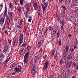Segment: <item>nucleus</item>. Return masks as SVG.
I'll list each match as a JSON object with an SVG mask.
<instances>
[{
	"mask_svg": "<svg viewBox=\"0 0 78 78\" xmlns=\"http://www.w3.org/2000/svg\"><path fill=\"white\" fill-rule=\"evenodd\" d=\"M3 5H2V4H1V5H0L1 8H3Z\"/></svg>",
	"mask_w": 78,
	"mask_h": 78,
	"instance_id": "nucleus-58",
	"label": "nucleus"
},
{
	"mask_svg": "<svg viewBox=\"0 0 78 78\" xmlns=\"http://www.w3.org/2000/svg\"><path fill=\"white\" fill-rule=\"evenodd\" d=\"M69 48V46H66V51H68V49Z\"/></svg>",
	"mask_w": 78,
	"mask_h": 78,
	"instance_id": "nucleus-37",
	"label": "nucleus"
},
{
	"mask_svg": "<svg viewBox=\"0 0 78 78\" xmlns=\"http://www.w3.org/2000/svg\"><path fill=\"white\" fill-rule=\"evenodd\" d=\"M76 45H78V41H77V40H76Z\"/></svg>",
	"mask_w": 78,
	"mask_h": 78,
	"instance_id": "nucleus-61",
	"label": "nucleus"
},
{
	"mask_svg": "<svg viewBox=\"0 0 78 78\" xmlns=\"http://www.w3.org/2000/svg\"><path fill=\"white\" fill-rule=\"evenodd\" d=\"M23 50H24V48H22L19 50V53L20 54L21 53H22V52H23Z\"/></svg>",
	"mask_w": 78,
	"mask_h": 78,
	"instance_id": "nucleus-21",
	"label": "nucleus"
},
{
	"mask_svg": "<svg viewBox=\"0 0 78 78\" xmlns=\"http://www.w3.org/2000/svg\"><path fill=\"white\" fill-rule=\"evenodd\" d=\"M20 2L21 5H23V0H20Z\"/></svg>",
	"mask_w": 78,
	"mask_h": 78,
	"instance_id": "nucleus-32",
	"label": "nucleus"
},
{
	"mask_svg": "<svg viewBox=\"0 0 78 78\" xmlns=\"http://www.w3.org/2000/svg\"><path fill=\"white\" fill-rule=\"evenodd\" d=\"M17 20H17V19H16L14 20V22H15V23H17Z\"/></svg>",
	"mask_w": 78,
	"mask_h": 78,
	"instance_id": "nucleus-52",
	"label": "nucleus"
},
{
	"mask_svg": "<svg viewBox=\"0 0 78 78\" xmlns=\"http://www.w3.org/2000/svg\"><path fill=\"white\" fill-rule=\"evenodd\" d=\"M41 30H42V29H41V28H40L39 30V34H42V33H41Z\"/></svg>",
	"mask_w": 78,
	"mask_h": 78,
	"instance_id": "nucleus-46",
	"label": "nucleus"
},
{
	"mask_svg": "<svg viewBox=\"0 0 78 78\" xmlns=\"http://www.w3.org/2000/svg\"><path fill=\"white\" fill-rule=\"evenodd\" d=\"M21 26H20V25L19 24V25L17 26V27H18V29L20 30V28H21Z\"/></svg>",
	"mask_w": 78,
	"mask_h": 78,
	"instance_id": "nucleus-48",
	"label": "nucleus"
},
{
	"mask_svg": "<svg viewBox=\"0 0 78 78\" xmlns=\"http://www.w3.org/2000/svg\"><path fill=\"white\" fill-rule=\"evenodd\" d=\"M5 19L2 18L0 19V23L2 25V24H3L4 23Z\"/></svg>",
	"mask_w": 78,
	"mask_h": 78,
	"instance_id": "nucleus-17",
	"label": "nucleus"
},
{
	"mask_svg": "<svg viewBox=\"0 0 78 78\" xmlns=\"http://www.w3.org/2000/svg\"><path fill=\"white\" fill-rule=\"evenodd\" d=\"M16 72H14L12 73V75H16Z\"/></svg>",
	"mask_w": 78,
	"mask_h": 78,
	"instance_id": "nucleus-47",
	"label": "nucleus"
},
{
	"mask_svg": "<svg viewBox=\"0 0 78 78\" xmlns=\"http://www.w3.org/2000/svg\"><path fill=\"white\" fill-rule=\"evenodd\" d=\"M16 41H14L13 44V47H14V46L15 45V44H16Z\"/></svg>",
	"mask_w": 78,
	"mask_h": 78,
	"instance_id": "nucleus-50",
	"label": "nucleus"
},
{
	"mask_svg": "<svg viewBox=\"0 0 78 78\" xmlns=\"http://www.w3.org/2000/svg\"><path fill=\"white\" fill-rule=\"evenodd\" d=\"M32 69H36V66L34 64H33L32 66Z\"/></svg>",
	"mask_w": 78,
	"mask_h": 78,
	"instance_id": "nucleus-20",
	"label": "nucleus"
},
{
	"mask_svg": "<svg viewBox=\"0 0 78 78\" xmlns=\"http://www.w3.org/2000/svg\"><path fill=\"white\" fill-rule=\"evenodd\" d=\"M36 73V69H32V75H34Z\"/></svg>",
	"mask_w": 78,
	"mask_h": 78,
	"instance_id": "nucleus-25",
	"label": "nucleus"
},
{
	"mask_svg": "<svg viewBox=\"0 0 78 78\" xmlns=\"http://www.w3.org/2000/svg\"><path fill=\"white\" fill-rule=\"evenodd\" d=\"M46 57H47V55H44L43 56V59H45V58H46Z\"/></svg>",
	"mask_w": 78,
	"mask_h": 78,
	"instance_id": "nucleus-53",
	"label": "nucleus"
},
{
	"mask_svg": "<svg viewBox=\"0 0 78 78\" xmlns=\"http://www.w3.org/2000/svg\"><path fill=\"white\" fill-rule=\"evenodd\" d=\"M62 61H66V60L67 59L66 58V56H63L62 57Z\"/></svg>",
	"mask_w": 78,
	"mask_h": 78,
	"instance_id": "nucleus-29",
	"label": "nucleus"
},
{
	"mask_svg": "<svg viewBox=\"0 0 78 78\" xmlns=\"http://www.w3.org/2000/svg\"><path fill=\"white\" fill-rule=\"evenodd\" d=\"M18 11H19V12H20V11H21L20 8L19 7L18 8Z\"/></svg>",
	"mask_w": 78,
	"mask_h": 78,
	"instance_id": "nucleus-55",
	"label": "nucleus"
},
{
	"mask_svg": "<svg viewBox=\"0 0 78 78\" xmlns=\"http://www.w3.org/2000/svg\"><path fill=\"white\" fill-rule=\"evenodd\" d=\"M53 29V28H52L51 27H49V29L50 30H51H51H52Z\"/></svg>",
	"mask_w": 78,
	"mask_h": 78,
	"instance_id": "nucleus-51",
	"label": "nucleus"
},
{
	"mask_svg": "<svg viewBox=\"0 0 78 78\" xmlns=\"http://www.w3.org/2000/svg\"><path fill=\"white\" fill-rule=\"evenodd\" d=\"M73 50H74V49H73V48H70L69 49V51H71V52H73Z\"/></svg>",
	"mask_w": 78,
	"mask_h": 78,
	"instance_id": "nucleus-35",
	"label": "nucleus"
},
{
	"mask_svg": "<svg viewBox=\"0 0 78 78\" xmlns=\"http://www.w3.org/2000/svg\"><path fill=\"white\" fill-rule=\"evenodd\" d=\"M71 20L73 21V22H75L76 21V19H75V17L72 16L71 17Z\"/></svg>",
	"mask_w": 78,
	"mask_h": 78,
	"instance_id": "nucleus-27",
	"label": "nucleus"
},
{
	"mask_svg": "<svg viewBox=\"0 0 78 78\" xmlns=\"http://www.w3.org/2000/svg\"><path fill=\"white\" fill-rule=\"evenodd\" d=\"M11 40H10L9 39L8 40V42L9 44H11Z\"/></svg>",
	"mask_w": 78,
	"mask_h": 78,
	"instance_id": "nucleus-45",
	"label": "nucleus"
},
{
	"mask_svg": "<svg viewBox=\"0 0 78 78\" xmlns=\"http://www.w3.org/2000/svg\"><path fill=\"white\" fill-rule=\"evenodd\" d=\"M9 8H11L12 7V4H11V3H9Z\"/></svg>",
	"mask_w": 78,
	"mask_h": 78,
	"instance_id": "nucleus-41",
	"label": "nucleus"
},
{
	"mask_svg": "<svg viewBox=\"0 0 78 78\" xmlns=\"http://www.w3.org/2000/svg\"><path fill=\"white\" fill-rule=\"evenodd\" d=\"M26 46H27V43H24L22 45L21 47H22V48H23V47H26Z\"/></svg>",
	"mask_w": 78,
	"mask_h": 78,
	"instance_id": "nucleus-23",
	"label": "nucleus"
},
{
	"mask_svg": "<svg viewBox=\"0 0 78 78\" xmlns=\"http://www.w3.org/2000/svg\"><path fill=\"white\" fill-rule=\"evenodd\" d=\"M9 51V49H8V46L7 45H5V46L4 49V51L5 53H7Z\"/></svg>",
	"mask_w": 78,
	"mask_h": 78,
	"instance_id": "nucleus-9",
	"label": "nucleus"
},
{
	"mask_svg": "<svg viewBox=\"0 0 78 78\" xmlns=\"http://www.w3.org/2000/svg\"><path fill=\"white\" fill-rule=\"evenodd\" d=\"M67 58L68 59L72 60L74 58V57H73V55L72 54H69Z\"/></svg>",
	"mask_w": 78,
	"mask_h": 78,
	"instance_id": "nucleus-12",
	"label": "nucleus"
},
{
	"mask_svg": "<svg viewBox=\"0 0 78 78\" xmlns=\"http://www.w3.org/2000/svg\"><path fill=\"white\" fill-rule=\"evenodd\" d=\"M24 66H27L28 65V62H24Z\"/></svg>",
	"mask_w": 78,
	"mask_h": 78,
	"instance_id": "nucleus-39",
	"label": "nucleus"
},
{
	"mask_svg": "<svg viewBox=\"0 0 78 78\" xmlns=\"http://www.w3.org/2000/svg\"><path fill=\"white\" fill-rule=\"evenodd\" d=\"M22 67L20 66H18L15 68L14 70L15 72H20L21 71Z\"/></svg>",
	"mask_w": 78,
	"mask_h": 78,
	"instance_id": "nucleus-5",
	"label": "nucleus"
},
{
	"mask_svg": "<svg viewBox=\"0 0 78 78\" xmlns=\"http://www.w3.org/2000/svg\"><path fill=\"white\" fill-rule=\"evenodd\" d=\"M14 66H15V63H13L9 67V68H12V67H13Z\"/></svg>",
	"mask_w": 78,
	"mask_h": 78,
	"instance_id": "nucleus-30",
	"label": "nucleus"
},
{
	"mask_svg": "<svg viewBox=\"0 0 78 78\" xmlns=\"http://www.w3.org/2000/svg\"><path fill=\"white\" fill-rule=\"evenodd\" d=\"M55 50H54L52 53V54L51 55V57L52 58L53 55H54V54H55Z\"/></svg>",
	"mask_w": 78,
	"mask_h": 78,
	"instance_id": "nucleus-28",
	"label": "nucleus"
},
{
	"mask_svg": "<svg viewBox=\"0 0 78 78\" xmlns=\"http://www.w3.org/2000/svg\"><path fill=\"white\" fill-rule=\"evenodd\" d=\"M34 7H36L37 6V4H36L34 3Z\"/></svg>",
	"mask_w": 78,
	"mask_h": 78,
	"instance_id": "nucleus-44",
	"label": "nucleus"
},
{
	"mask_svg": "<svg viewBox=\"0 0 78 78\" xmlns=\"http://www.w3.org/2000/svg\"><path fill=\"white\" fill-rule=\"evenodd\" d=\"M5 22L6 23H8L9 24L10 22V20H9V18L7 17L6 19Z\"/></svg>",
	"mask_w": 78,
	"mask_h": 78,
	"instance_id": "nucleus-18",
	"label": "nucleus"
},
{
	"mask_svg": "<svg viewBox=\"0 0 78 78\" xmlns=\"http://www.w3.org/2000/svg\"><path fill=\"white\" fill-rule=\"evenodd\" d=\"M23 42V34H22L20 35L18 46H20Z\"/></svg>",
	"mask_w": 78,
	"mask_h": 78,
	"instance_id": "nucleus-3",
	"label": "nucleus"
},
{
	"mask_svg": "<svg viewBox=\"0 0 78 78\" xmlns=\"http://www.w3.org/2000/svg\"><path fill=\"white\" fill-rule=\"evenodd\" d=\"M71 78H76V77L75 76H73L71 77Z\"/></svg>",
	"mask_w": 78,
	"mask_h": 78,
	"instance_id": "nucleus-64",
	"label": "nucleus"
},
{
	"mask_svg": "<svg viewBox=\"0 0 78 78\" xmlns=\"http://www.w3.org/2000/svg\"><path fill=\"white\" fill-rule=\"evenodd\" d=\"M62 1H63V0H59L58 3H60Z\"/></svg>",
	"mask_w": 78,
	"mask_h": 78,
	"instance_id": "nucleus-56",
	"label": "nucleus"
},
{
	"mask_svg": "<svg viewBox=\"0 0 78 78\" xmlns=\"http://www.w3.org/2000/svg\"><path fill=\"white\" fill-rule=\"evenodd\" d=\"M30 52H29L26 53L25 54L24 58H28V57L29 56V55H30Z\"/></svg>",
	"mask_w": 78,
	"mask_h": 78,
	"instance_id": "nucleus-16",
	"label": "nucleus"
},
{
	"mask_svg": "<svg viewBox=\"0 0 78 78\" xmlns=\"http://www.w3.org/2000/svg\"><path fill=\"white\" fill-rule=\"evenodd\" d=\"M73 4H71V7H73Z\"/></svg>",
	"mask_w": 78,
	"mask_h": 78,
	"instance_id": "nucleus-63",
	"label": "nucleus"
},
{
	"mask_svg": "<svg viewBox=\"0 0 78 78\" xmlns=\"http://www.w3.org/2000/svg\"><path fill=\"white\" fill-rule=\"evenodd\" d=\"M28 58H24L23 60L24 62H28Z\"/></svg>",
	"mask_w": 78,
	"mask_h": 78,
	"instance_id": "nucleus-22",
	"label": "nucleus"
},
{
	"mask_svg": "<svg viewBox=\"0 0 78 78\" xmlns=\"http://www.w3.org/2000/svg\"><path fill=\"white\" fill-rule=\"evenodd\" d=\"M77 46H75L74 47V49H75L76 48H77Z\"/></svg>",
	"mask_w": 78,
	"mask_h": 78,
	"instance_id": "nucleus-57",
	"label": "nucleus"
},
{
	"mask_svg": "<svg viewBox=\"0 0 78 78\" xmlns=\"http://www.w3.org/2000/svg\"><path fill=\"white\" fill-rule=\"evenodd\" d=\"M58 44L59 45H61V41H58Z\"/></svg>",
	"mask_w": 78,
	"mask_h": 78,
	"instance_id": "nucleus-54",
	"label": "nucleus"
},
{
	"mask_svg": "<svg viewBox=\"0 0 78 78\" xmlns=\"http://www.w3.org/2000/svg\"><path fill=\"white\" fill-rule=\"evenodd\" d=\"M29 19L28 20V22H31V20H32V17L31 16H30L28 17Z\"/></svg>",
	"mask_w": 78,
	"mask_h": 78,
	"instance_id": "nucleus-24",
	"label": "nucleus"
},
{
	"mask_svg": "<svg viewBox=\"0 0 78 78\" xmlns=\"http://www.w3.org/2000/svg\"><path fill=\"white\" fill-rule=\"evenodd\" d=\"M42 3L43 5L47 3L46 1V0H43L42 1Z\"/></svg>",
	"mask_w": 78,
	"mask_h": 78,
	"instance_id": "nucleus-33",
	"label": "nucleus"
},
{
	"mask_svg": "<svg viewBox=\"0 0 78 78\" xmlns=\"http://www.w3.org/2000/svg\"><path fill=\"white\" fill-rule=\"evenodd\" d=\"M28 49H30L31 48V47L29 45H28Z\"/></svg>",
	"mask_w": 78,
	"mask_h": 78,
	"instance_id": "nucleus-60",
	"label": "nucleus"
},
{
	"mask_svg": "<svg viewBox=\"0 0 78 78\" xmlns=\"http://www.w3.org/2000/svg\"><path fill=\"white\" fill-rule=\"evenodd\" d=\"M51 67H54L55 66V64L53 63H52L51 64Z\"/></svg>",
	"mask_w": 78,
	"mask_h": 78,
	"instance_id": "nucleus-49",
	"label": "nucleus"
},
{
	"mask_svg": "<svg viewBox=\"0 0 78 78\" xmlns=\"http://www.w3.org/2000/svg\"><path fill=\"white\" fill-rule=\"evenodd\" d=\"M63 61L62 60H60V64H62V62Z\"/></svg>",
	"mask_w": 78,
	"mask_h": 78,
	"instance_id": "nucleus-59",
	"label": "nucleus"
},
{
	"mask_svg": "<svg viewBox=\"0 0 78 78\" xmlns=\"http://www.w3.org/2000/svg\"><path fill=\"white\" fill-rule=\"evenodd\" d=\"M20 31V30H19V29H18V28H17L16 29L15 32L16 33H19Z\"/></svg>",
	"mask_w": 78,
	"mask_h": 78,
	"instance_id": "nucleus-38",
	"label": "nucleus"
},
{
	"mask_svg": "<svg viewBox=\"0 0 78 78\" xmlns=\"http://www.w3.org/2000/svg\"><path fill=\"white\" fill-rule=\"evenodd\" d=\"M57 37H59V31L58 32L57 34Z\"/></svg>",
	"mask_w": 78,
	"mask_h": 78,
	"instance_id": "nucleus-40",
	"label": "nucleus"
},
{
	"mask_svg": "<svg viewBox=\"0 0 78 78\" xmlns=\"http://www.w3.org/2000/svg\"><path fill=\"white\" fill-rule=\"evenodd\" d=\"M48 7V3H47V2L42 5V8L43 12H44L45 10H46V9H47V8Z\"/></svg>",
	"mask_w": 78,
	"mask_h": 78,
	"instance_id": "nucleus-6",
	"label": "nucleus"
},
{
	"mask_svg": "<svg viewBox=\"0 0 78 78\" xmlns=\"http://www.w3.org/2000/svg\"><path fill=\"white\" fill-rule=\"evenodd\" d=\"M44 41V39H41L38 42V47L39 48L40 47H41L42 45V44H43Z\"/></svg>",
	"mask_w": 78,
	"mask_h": 78,
	"instance_id": "nucleus-8",
	"label": "nucleus"
},
{
	"mask_svg": "<svg viewBox=\"0 0 78 78\" xmlns=\"http://www.w3.org/2000/svg\"><path fill=\"white\" fill-rule=\"evenodd\" d=\"M13 13H12V12H11L9 13V16L10 17H12V14Z\"/></svg>",
	"mask_w": 78,
	"mask_h": 78,
	"instance_id": "nucleus-34",
	"label": "nucleus"
},
{
	"mask_svg": "<svg viewBox=\"0 0 78 78\" xmlns=\"http://www.w3.org/2000/svg\"><path fill=\"white\" fill-rule=\"evenodd\" d=\"M26 8L27 11H25L24 12V14L25 15L26 19H27L28 18V15H29L28 11H30V6L28 4H27L26 5Z\"/></svg>",
	"mask_w": 78,
	"mask_h": 78,
	"instance_id": "nucleus-2",
	"label": "nucleus"
},
{
	"mask_svg": "<svg viewBox=\"0 0 78 78\" xmlns=\"http://www.w3.org/2000/svg\"><path fill=\"white\" fill-rule=\"evenodd\" d=\"M72 74V71L69 70V69H68L67 71H63L62 75L63 76H65L66 78H67L69 76V75Z\"/></svg>",
	"mask_w": 78,
	"mask_h": 78,
	"instance_id": "nucleus-1",
	"label": "nucleus"
},
{
	"mask_svg": "<svg viewBox=\"0 0 78 78\" xmlns=\"http://www.w3.org/2000/svg\"><path fill=\"white\" fill-rule=\"evenodd\" d=\"M61 7L64 9V10H65V11H66L67 10V8L66 7L64 6V5H61Z\"/></svg>",
	"mask_w": 78,
	"mask_h": 78,
	"instance_id": "nucleus-31",
	"label": "nucleus"
},
{
	"mask_svg": "<svg viewBox=\"0 0 78 78\" xmlns=\"http://www.w3.org/2000/svg\"><path fill=\"white\" fill-rule=\"evenodd\" d=\"M53 35L54 36H56L57 34V33H58V31L57 29H55L53 30L52 31Z\"/></svg>",
	"mask_w": 78,
	"mask_h": 78,
	"instance_id": "nucleus-14",
	"label": "nucleus"
},
{
	"mask_svg": "<svg viewBox=\"0 0 78 78\" xmlns=\"http://www.w3.org/2000/svg\"><path fill=\"white\" fill-rule=\"evenodd\" d=\"M50 62L48 61H46L44 63V65L43 67V69L44 70H47V68L48 67V64Z\"/></svg>",
	"mask_w": 78,
	"mask_h": 78,
	"instance_id": "nucleus-4",
	"label": "nucleus"
},
{
	"mask_svg": "<svg viewBox=\"0 0 78 78\" xmlns=\"http://www.w3.org/2000/svg\"><path fill=\"white\" fill-rule=\"evenodd\" d=\"M57 54H56V55H55V59H56V58H57Z\"/></svg>",
	"mask_w": 78,
	"mask_h": 78,
	"instance_id": "nucleus-62",
	"label": "nucleus"
},
{
	"mask_svg": "<svg viewBox=\"0 0 78 78\" xmlns=\"http://www.w3.org/2000/svg\"><path fill=\"white\" fill-rule=\"evenodd\" d=\"M38 60H39V57H38V56L37 55L34 58V63H35V62H36L37 61H38Z\"/></svg>",
	"mask_w": 78,
	"mask_h": 78,
	"instance_id": "nucleus-15",
	"label": "nucleus"
},
{
	"mask_svg": "<svg viewBox=\"0 0 78 78\" xmlns=\"http://www.w3.org/2000/svg\"><path fill=\"white\" fill-rule=\"evenodd\" d=\"M72 34H69L68 35V36L69 37H72Z\"/></svg>",
	"mask_w": 78,
	"mask_h": 78,
	"instance_id": "nucleus-42",
	"label": "nucleus"
},
{
	"mask_svg": "<svg viewBox=\"0 0 78 78\" xmlns=\"http://www.w3.org/2000/svg\"><path fill=\"white\" fill-rule=\"evenodd\" d=\"M22 23H23V20H20V26H21L22 24Z\"/></svg>",
	"mask_w": 78,
	"mask_h": 78,
	"instance_id": "nucleus-36",
	"label": "nucleus"
},
{
	"mask_svg": "<svg viewBox=\"0 0 78 78\" xmlns=\"http://www.w3.org/2000/svg\"><path fill=\"white\" fill-rule=\"evenodd\" d=\"M3 57H0V64L2 63L3 60Z\"/></svg>",
	"mask_w": 78,
	"mask_h": 78,
	"instance_id": "nucleus-26",
	"label": "nucleus"
},
{
	"mask_svg": "<svg viewBox=\"0 0 78 78\" xmlns=\"http://www.w3.org/2000/svg\"><path fill=\"white\" fill-rule=\"evenodd\" d=\"M71 64L72 61H69V62L66 64V66L67 67H68V68H70V66H71Z\"/></svg>",
	"mask_w": 78,
	"mask_h": 78,
	"instance_id": "nucleus-13",
	"label": "nucleus"
},
{
	"mask_svg": "<svg viewBox=\"0 0 78 78\" xmlns=\"http://www.w3.org/2000/svg\"><path fill=\"white\" fill-rule=\"evenodd\" d=\"M64 20H62L61 21H60V23L61 25H62V26H61V30H63V28L64 27Z\"/></svg>",
	"mask_w": 78,
	"mask_h": 78,
	"instance_id": "nucleus-10",
	"label": "nucleus"
},
{
	"mask_svg": "<svg viewBox=\"0 0 78 78\" xmlns=\"http://www.w3.org/2000/svg\"><path fill=\"white\" fill-rule=\"evenodd\" d=\"M6 12H7V8H5L4 14L3 17L2 18L3 19H4V20H5L7 17Z\"/></svg>",
	"mask_w": 78,
	"mask_h": 78,
	"instance_id": "nucleus-11",
	"label": "nucleus"
},
{
	"mask_svg": "<svg viewBox=\"0 0 78 78\" xmlns=\"http://www.w3.org/2000/svg\"><path fill=\"white\" fill-rule=\"evenodd\" d=\"M35 10H37L38 11H41V7L39 6H38L36 8L34 9Z\"/></svg>",
	"mask_w": 78,
	"mask_h": 78,
	"instance_id": "nucleus-19",
	"label": "nucleus"
},
{
	"mask_svg": "<svg viewBox=\"0 0 78 78\" xmlns=\"http://www.w3.org/2000/svg\"><path fill=\"white\" fill-rule=\"evenodd\" d=\"M73 64L74 67L75 69L77 70H78V63L76 62V61L74 60Z\"/></svg>",
	"mask_w": 78,
	"mask_h": 78,
	"instance_id": "nucleus-7",
	"label": "nucleus"
},
{
	"mask_svg": "<svg viewBox=\"0 0 78 78\" xmlns=\"http://www.w3.org/2000/svg\"><path fill=\"white\" fill-rule=\"evenodd\" d=\"M48 30V29H46V30L44 31V35H45V33H46V32Z\"/></svg>",
	"mask_w": 78,
	"mask_h": 78,
	"instance_id": "nucleus-43",
	"label": "nucleus"
}]
</instances>
